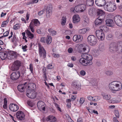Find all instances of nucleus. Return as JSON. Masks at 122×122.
<instances>
[{"label": "nucleus", "instance_id": "obj_1", "mask_svg": "<svg viewBox=\"0 0 122 122\" xmlns=\"http://www.w3.org/2000/svg\"><path fill=\"white\" fill-rule=\"evenodd\" d=\"M81 49L82 50H79V52L81 53H82L83 52L85 53L82 54V58L80 59L79 62L84 66L92 65V57L91 55L87 53L89 51V47L87 45L84 44L83 45Z\"/></svg>", "mask_w": 122, "mask_h": 122}, {"label": "nucleus", "instance_id": "obj_2", "mask_svg": "<svg viewBox=\"0 0 122 122\" xmlns=\"http://www.w3.org/2000/svg\"><path fill=\"white\" fill-rule=\"evenodd\" d=\"M100 28L101 30H97L96 31V35L99 39H101V40H103L104 39L105 36L103 32H106L108 29L106 26L104 25H101L100 27Z\"/></svg>", "mask_w": 122, "mask_h": 122}, {"label": "nucleus", "instance_id": "obj_3", "mask_svg": "<svg viewBox=\"0 0 122 122\" xmlns=\"http://www.w3.org/2000/svg\"><path fill=\"white\" fill-rule=\"evenodd\" d=\"M109 87L111 90L113 91H118L122 89V84L120 82L113 81L110 83Z\"/></svg>", "mask_w": 122, "mask_h": 122}, {"label": "nucleus", "instance_id": "obj_4", "mask_svg": "<svg viewBox=\"0 0 122 122\" xmlns=\"http://www.w3.org/2000/svg\"><path fill=\"white\" fill-rule=\"evenodd\" d=\"M109 50L112 53L117 51L122 52V42L117 43H113L110 45Z\"/></svg>", "mask_w": 122, "mask_h": 122}, {"label": "nucleus", "instance_id": "obj_5", "mask_svg": "<svg viewBox=\"0 0 122 122\" xmlns=\"http://www.w3.org/2000/svg\"><path fill=\"white\" fill-rule=\"evenodd\" d=\"M87 40L88 43L91 46L96 45L97 43V40L96 37L93 35H90L88 36Z\"/></svg>", "mask_w": 122, "mask_h": 122}, {"label": "nucleus", "instance_id": "obj_6", "mask_svg": "<svg viewBox=\"0 0 122 122\" xmlns=\"http://www.w3.org/2000/svg\"><path fill=\"white\" fill-rule=\"evenodd\" d=\"M39 54L41 57H43L44 59H46V52L43 47L41 45H39L38 46Z\"/></svg>", "mask_w": 122, "mask_h": 122}, {"label": "nucleus", "instance_id": "obj_7", "mask_svg": "<svg viewBox=\"0 0 122 122\" xmlns=\"http://www.w3.org/2000/svg\"><path fill=\"white\" fill-rule=\"evenodd\" d=\"M114 20L116 24L118 26H122V17L120 16L117 15L114 18Z\"/></svg>", "mask_w": 122, "mask_h": 122}, {"label": "nucleus", "instance_id": "obj_8", "mask_svg": "<svg viewBox=\"0 0 122 122\" xmlns=\"http://www.w3.org/2000/svg\"><path fill=\"white\" fill-rule=\"evenodd\" d=\"M21 63L19 60H16L15 61L11 67V70L13 71H16L18 70L20 66Z\"/></svg>", "mask_w": 122, "mask_h": 122}, {"label": "nucleus", "instance_id": "obj_9", "mask_svg": "<svg viewBox=\"0 0 122 122\" xmlns=\"http://www.w3.org/2000/svg\"><path fill=\"white\" fill-rule=\"evenodd\" d=\"M7 55L8 58L9 60L16 58L19 55L16 52L13 51H8Z\"/></svg>", "mask_w": 122, "mask_h": 122}, {"label": "nucleus", "instance_id": "obj_10", "mask_svg": "<svg viewBox=\"0 0 122 122\" xmlns=\"http://www.w3.org/2000/svg\"><path fill=\"white\" fill-rule=\"evenodd\" d=\"M26 94L28 97L31 99L35 98L36 96L35 91L27 90L26 91Z\"/></svg>", "mask_w": 122, "mask_h": 122}, {"label": "nucleus", "instance_id": "obj_11", "mask_svg": "<svg viewBox=\"0 0 122 122\" xmlns=\"http://www.w3.org/2000/svg\"><path fill=\"white\" fill-rule=\"evenodd\" d=\"M97 16H98L97 18L101 20H103L105 16V12L101 10L98 9L97 10Z\"/></svg>", "mask_w": 122, "mask_h": 122}, {"label": "nucleus", "instance_id": "obj_12", "mask_svg": "<svg viewBox=\"0 0 122 122\" xmlns=\"http://www.w3.org/2000/svg\"><path fill=\"white\" fill-rule=\"evenodd\" d=\"M72 86L76 90H79L81 88V86L80 83L78 81H73L71 84Z\"/></svg>", "mask_w": 122, "mask_h": 122}, {"label": "nucleus", "instance_id": "obj_13", "mask_svg": "<svg viewBox=\"0 0 122 122\" xmlns=\"http://www.w3.org/2000/svg\"><path fill=\"white\" fill-rule=\"evenodd\" d=\"M20 73L19 71H17L12 73L11 75V78L14 81L18 79L20 76Z\"/></svg>", "mask_w": 122, "mask_h": 122}, {"label": "nucleus", "instance_id": "obj_14", "mask_svg": "<svg viewBox=\"0 0 122 122\" xmlns=\"http://www.w3.org/2000/svg\"><path fill=\"white\" fill-rule=\"evenodd\" d=\"M114 5L112 3H107V5L105 7L106 10L109 12H112L114 10Z\"/></svg>", "mask_w": 122, "mask_h": 122}, {"label": "nucleus", "instance_id": "obj_15", "mask_svg": "<svg viewBox=\"0 0 122 122\" xmlns=\"http://www.w3.org/2000/svg\"><path fill=\"white\" fill-rule=\"evenodd\" d=\"M37 106L41 110L45 111V104L44 102L41 101H38L37 103Z\"/></svg>", "mask_w": 122, "mask_h": 122}, {"label": "nucleus", "instance_id": "obj_16", "mask_svg": "<svg viewBox=\"0 0 122 122\" xmlns=\"http://www.w3.org/2000/svg\"><path fill=\"white\" fill-rule=\"evenodd\" d=\"M17 118L18 119L22 120L24 119L25 115L23 112L21 111H19L16 113Z\"/></svg>", "mask_w": 122, "mask_h": 122}, {"label": "nucleus", "instance_id": "obj_17", "mask_svg": "<svg viewBox=\"0 0 122 122\" xmlns=\"http://www.w3.org/2000/svg\"><path fill=\"white\" fill-rule=\"evenodd\" d=\"M95 3L98 6H102L106 4V1L105 0H95Z\"/></svg>", "mask_w": 122, "mask_h": 122}, {"label": "nucleus", "instance_id": "obj_18", "mask_svg": "<svg viewBox=\"0 0 122 122\" xmlns=\"http://www.w3.org/2000/svg\"><path fill=\"white\" fill-rule=\"evenodd\" d=\"M10 109L12 111L15 112L17 111L19 109L18 106L15 104H10L9 106Z\"/></svg>", "mask_w": 122, "mask_h": 122}, {"label": "nucleus", "instance_id": "obj_19", "mask_svg": "<svg viewBox=\"0 0 122 122\" xmlns=\"http://www.w3.org/2000/svg\"><path fill=\"white\" fill-rule=\"evenodd\" d=\"M106 25L109 27H112L114 26V23L113 20L108 19L106 20Z\"/></svg>", "mask_w": 122, "mask_h": 122}, {"label": "nucleus", "instance_id": "obj_20", "mask_svg": "<svg viewBox=\"0 0 122 122\" xmlns=\"http://www.w3.org/2000/svg\"><path fill=\"white\" fill-rule=\"evenodd\" d=\"M73 40L76 43L80 42L82 40L80 36L77 35H75L73 36Z\"/></svg>", "mask_w": 122, "mask_h": 122}, {"label": "nucleus", "instance_id": "obj_21", "mask_svg": "<svg viewBox=\"0 0 122 122\" xmlns=\"http://www.w3.org/2000/svg\"><path fill=\"white\" fill-rule=\"evenodd\" d=\"M0 57L2 60L5 59L6 58H8L7 51L0 52Z\"/></svg>", "mask_w": 122, "mask_h": 122}, {"label": "nucleus", "instance_id": "obj_22", "mask_svg": "<svg viewBox=\"0 0 122 122\" xmlns=\"http://www.w3.org/2000/svg\"><path fill=\"white\" fill-rule=\"evenodd\" d=\"M36 86L33 83H31L28 85V89L27 90H29L31 91H35Z\"/></svg>", "mask_w": 122, "mask_h": 122}, {"label": "nucleus", "instance_id": "obj_23", "mask_svg": "<svg viewBox=\"0 0 122 122\" xmlns=\"http://www.w3.org/2000/svg\"><path fill=\"white\" fill-rule=\"evenodd\" d=\"M73 22L75 23L78 22L80 20V18L78 15H75L73 17Z\"/></svg>", "mask_w": 122, "mask_h": 122}, {"label": "nucleus", "instance_id": "obj_24", "mask_svg": "<svg viewBox=\"0 0 122 122\" xmlns=\"http://www.w3.org/2000/svg\"><path fill=\"white\" fill-rule=\"evenodd\" d=\"M89 82L93 86H97V80L96 79L91 78L89 80Z\"/></svg>", "mask_w": 122, "mask_h": 122}, {"label": "nucleus", "instance_id": "obj_25", "mask_svg": "<svg viewBox=\"0 0 122 122\" xmlns=\"http://www.w3.org/2000/svg\"><path fill=\"white\" fill-rule=\"evenodd\" d=\"M30 24L33 25L34 26H37L40 24L39 22L37 19H35L32 20Z\"/></svg>", "mask_w": 122, "mask_h": 122}, {"label": "nucleus", "instance_id": "obj_26", "mask_svg": "<svg viewBox=\"0 0 122 122\" xmlns=\"http://www.w3.org/2000/svg\"><path fill=\"white\" fill-rule=\"evenodd\" d=\"M18 90L21 92H24V89L25 87L24 86V85H19L18 86Z\"/></svg>", "mask_w": 122, "mask_h": 122}, {"label": "nucleus", "instance_id": "obj_27", "mask_svg": "<svg viewBox=\"0 0 122 122\" xmlns=\"http://www.w3.org/2000/svg\"><path fill=\"white\" fill-rule=\"evenodd\" d=\"M26 34L28 36L27 37L31 39H32L34 37V35L31 32L28 30H26Z\"/></svg>", "mask_w": 122, "mask_h": 122}, {"label": "nucleus", "instance_id": "obj_28", "mask_svg": "<svg viewBox=\"0 0 122 122\" xmlns=\"http://www.w3.org/2000/svg\"><path fill=\"white\" fill-rule=\"evenodd\" d=\"M103 20L97 18L95 20V23L96 25H100L102 23Z\"/></svg>", "mask_w": 122, "mask_h": 122}, {"label": "nucleus", "instance_id": "obj_29", "mask_svg": "<svg viewBox=\"0 0 122 122\" xmlns=\"http://www.w3.org/2000/svg\"><path fill=\"white\" fill-rule=\"evenodd\" d=\"M52 9V6L51 5H48L47 7L46 14H49L51 12Z\"/></svg>", "mask_w": 122, "mask_h": 122}, {"label": "nucleus", "instance_id": "obj_30", "mask_svg": "<svg viewBox=\"0 0 122 122\" xmlns=\"http://www.w3.org/2000/svg\"><path fill=\"white\" fill-rule=\"evenodd\" d=\"M86 4L88 6H92L94 4V1L93 0H87Z\"/></svg>", "mask_w": 122, "mask_h": 122}, {"label": "nucleus", "instance_id": "obj_31", "mask_svg": "<svg viewBox=\"0 0 122 122\" xmlns=\"http://www.w3.org/2000/svg\"><path fill=\"white\" fill-rule=\"evenodd\" d=\"M102 96H103V98L106 100H109L111 98V97L109 95H107V94H102Z\"/></svg>", "mask_w": 122, "mask_h": 122}, {"label": "nucleus", "instance_id": "obj_32", "mask_svg": "<svg viewBox=\"0 0 122 122\" xmlns=\"http://www.w3.org/2000/svg\"><path fill=\"white\" fill-rule=\"evenodd\" d=\"M48 30L49 32L51 34V35L52 36L55 35L56 34V31L53 30L52 29L49 28L48 29Z\"/></svg>", "mask_w": 122, "mask_h": 122}, {"label": "nucleus", "instance_id": "obj_33", "mask_svg": "<svg viewBox=\"0 0 122 122\" xmlns=\"http://www.w3.org/2000/svg\"><path fill=\"white\" fill-rule=\"evenodd\" d=\"M87 31V29H82L79 30L78 32L79 34H83L85 33Z\"/></svg>", "mask_w": 122, "mask_h": 122}, {"label": "nucleus", "instance_id": "obj_34", "mask_svg": "<svg viewBox=\"0 0 122 122\" xmlns=\"http://www.w3.org/2000/svg\"><path fill=\"white\" fill-rule=\"evenodd\" d=\"M52 41L51 37V36H47L46 40V42L47 45L50 44Z\"/></svg>", "mask_w": 122, "mask_h": 122}, {"label": "nucleus", "instance_id": "obj_35", "mask_svg": "<svg viewBox=\"0 0 122 122\" xmlns=\"http://www.w3.org/2000/svg\"><path fill=\"white\" fill-rule=\"evenodd\" d=\"M56 120L55 117L53 116H49L47 118V121H49L50 120H54V121H55Z\"/></svg>", "mask_w": 122, "mask_h": 122}, {"label": "nucleus", "instance_id": "obj_36", "mask_svg": "<svg viewBox=\"0 0 122 122\" xmlns=\"http://www.w3.org/2000/svg\"><path fill=\"white\" fill-rule=\"evenodd\" d=\"M99 50L101 51H103L105 49L104 46L103 44H101L99 46Z\"/></svg>", "mask_w": 122, "mask_h": 122}, {"label": "nucleus", "instance_id": "obj_37", "mask_svg": "<svg viewBox=\"0 0 122 122\" xmlns=\"http://www.w3.org/2000/svg\"><path fill=\"white\" fill-rule=\"evenodd\" d=\"M17 41V40L16 37L15 35H14L13 37L11 39L12 42V43L16 42Z\"/></svg>", "mask_w": 122, "mask_h": 122}, {"label": "nucleus", "instance_id": "obj_38", "mask_svg": "<svg viewBox=\"0 0 122 122\" xmlns=\"http://www.w3.org/2000/svg\"><path fill=\"white\" fill-rule=\"evenodd\" d=\"M105 73L108 76H111L113 74V72L110 71H107L105 72Z\"/></svg>", "mask_w": 122, "mask_h": 122}, {"label": "nucleus", "instance_id": "obj_39", "mask_svg": "<svg viewBox=\"0 0 122 122\" xmlns=\"http://www.w3.org/2000/svg\"><path fill=\"white\" fill-rule=\"evenodd\" d=\"M9 32L8 31H6L3 34V36H2L1 37H0V38H3L4 37H6L9 34Z\"/></svg>", "mask_w": 122, "mask_h": 122}, {"label": "nucleus", "instance_id": "obj_40", "mask_svg": "<svg viewBox=\"0 0 122 122\" xmlns=\"http://www.w3.org/2000/svg\"><path fill=\"white\" fill-rule=\"evenodd\" d=\"M27 103L28 105L31 107H32L34 105V104L31 101H28Z\"/></svg>", "mask_w": 122, "mask_h": 122}, {"label": "nucleus", "instance_id": "obj_41", "mask_svg": "<svg viewBox=\"0 0 122 122\" xmlns=\"http://www.w3.org/2000/svg\"><path fill=\"white\" fill-rule=\"evenodd\" d=\"M29 27L30 28L31 31L32 32H34V26L33 25H32L30 23L29 25Z\"/></svg>", "mask_w": 122, "mask_h": 122}, {"label": "nucleus", "instance_id": "obj_42", "mask_svg": "<svg viewBox=\"0 0 122 122\" xmlns=\"http://www.w3.org/2000/svg\"><path fill=\"white\" fill-rule=\"evenodd\" d=\"M66 18L64 17H62V21L61 22V24L62 25L65 24L66 23Z\"/></svg>", "mask_w": 122, "mask_h": 122}, {"label": "nucleus", "instance_id": "obj_43", "mask_svg": "<svg viewBox=\"0 0 122 122\" xmlns=\"http://www.w3.org/2000/svg\"><path fill=\"white\" fill-rule=\"evenodd\" d=\"M46 37H42L40 38V41L41 42L45 43L46 42Z\"/></svg>", "mask_w": 122, "mask_h": 122}, {"label": "nucleus", "instance_id": "obj_44", "mask_svg": "<svg viewBox=\"0 0 122 122\" xmlns=\"http://www.w3.org/2000/svg\"><path fill=\"white\" fill-rule=\"evenodd\" d=\"M54 67L51 64H49L47 66V68L48 69H52Z\"/></svg>", "mask_w": 122, "mask_h": 122}, {"label": "nucleus", "instance_id": "obj_45", "mask_svg": "<svg viewBox=\"0 0 122 122\" xmlns=\"http://www.w3.org/2000/svg\"><path fill=\"white\" fill-rule=\"evenodd\" d=\"M27 48V45H25V46H22V48L24 52H25L27 50L26 49Z\"/></svg>", "mask_w": 122, "mask_h": 122}, {"label": "nucleus", "instance_id": "obj_46", "mask_svg": "<svg viewBox=\"0 0 122 122\" xmlns=\"http://www.w3.org/2000/svg\"><path fill=\"white\" fill-rule=\"evenodd\" d=\"M20 28L19 24H17L14 25L13 27V29L15 30L18 29Z\"/></svg>", "mask_w": 122, "mask_h": 122}, {"label": "nucleus", "instance_id": "obj_47", "mask_svg": "<svg viewBox=\"0 0 122 122\" xmlns=\"http://www.w3.org/2000/svg\"><path fill=\"white\" fill-rule=\"evenodd\" d=\"M114 112L115 113V114L116 117L117 118H119V114L117 110H114Z\"/></svg>", "mask_w": 122, "mask_h": 122}, {"label": "nucleus", "instance_id": "obj_48", "mask_svg": "<svg viewBox=\"0 0 122 122\" xmlns=\"http://www.w3.org/2000/svg\"><path fill=\"white\" fill-rule=\"evenodd\" d=\"M113 36V35L111 34H109L107 36V38L108 40H110L112 37Z\"/></svg>", "mask_w": 122, "mask_h": 122}, {"label": "nucleus", "instance_id": "obj_49", "mask_svg": "<svg viewBox=\"0 0 122 122\" xmlns=\"http://www.w3.org/2000/svg\"><path fill=\"white\" fill-rule=\"evenodd\" d=\"M30 69L31 71V73H33V65L31 64H30Z\"/></svg>", "mask_w": 122, "mask_h": 122}, {"label": "nucleus", "instance_id": "obj_50", "mask_svg": "<svg viewBox=\"0 0 122 122\" xmlns=\"http://www.w3.org/2000/svg\"><path fill=\"white\" fill-rule=\"evenodd\" d=\"M80 74L82 76H85L86 74V72L84 70H81L80 72Z\"/></svg>", "mask_w": 122, "mask_h": 122}, {"label": "nucleus", "instance_id": "obj_51", "mask_svg": "<svg viewBox=\"0 0 122 122\" xmlns=\"http://www.w3.org/2000/svg\"><path fill=\"white\" fill-rule=\"evenodd\" d=\"M85 101L83 97L81 98L80 101V103L81 104H82Z\"/></svg>", "mask_w": 122, "mask_h": 122}, {"label": "nucleus", "instance_id": "obj_52", "mask_svg": "<svg viewBox=\"0 0 122 122\" xmlns=\"http://www.w3.org/2000/svg\"><path fill=\"white\" fill-rule=\"evenodd\" d=\"M73 49L72 48L70 47L69 48L68 50V51L69 53H71L73 51Z\"/></svg>", "mask_w": 122, "mask_h": 122}, {"label": "nucleus", "instance_id": "obj_53", "mask_svg": "<svg viewBox=\"0 0 122 122\" xmlns=\"http://www.w3.org/2000/svg\"><path fill=\"white\" fill-rule=\"evenodd\" d=\"M78 8L77 6H76L74 8V10H73V12H75V11L76 12H77L79 11V10L78 9H77V8Z\"/></svg>", "mask_w": 122, "mask_h": 122}, {"label": "nucleus", "instance_id": "obj_54", "mask_svg": "<svg viewBox=\"0 0 122 122\" xmlns=\"http://www.w3.org/2000/svg\"><path fill=\"white\" fill-rule=\"evenodd\" d=\"M43 77L44 78V81H46L47 80V78L46 76V73L43 74Z\"/></svg>", "mask_w": 122, "mask_h": 122}, {"label": "nucleus", "instance_id": "obj_55", "mask_svg": "<svg viewBox=\"0 0 122 122\" xmlns=\"http://www.w3.org/2000/svg\"><path fill=\"white\" fill-rule=\"evenodd\" d=\"M96 65L98 66H100L101 65V62L100 60H97L96 62Z\"/></svg>", "mask_w": 122, "mask_h": 122}, {"label": "nucleus", "instance_id": "obj_56", "mask_svg": "<svg viewBox=\"0 0 122 122\" xmlns=\"http://www.w3.org/2000/svg\"><path fill=\"white\" fill-rule=\"evenodd\" d=\"M7 24V23L6 22H5V21L3 22L1 25V27H2L5 26Z\"/></svg>", "mask_w": 122, "mask_h": 122}, {"label": "nucleus", "instance_id": "obj_57", "mask_svg": "<svg viewBox=\"0 0 122 122\" xmlns=\"http://www.w3.org/2000/svg\"><path fill=\"white\" fill-rule=\"evenodd\" d=\"M44 11V10H42L40 11L38 13V15L40 16L41 15L43 14Z\"/></svg>", "mask_w": 122, "mask_h": 122}, {"label": "nucleus", "instance_id": "obj_58", "mask_svg": "<svg viewBox=\"0 0 122 122\" xmlns=\"http://www.w3.org/2000/svg\"><path fill=\"white\" fill-rule=\"evenodd\" d=\"M38 0H33L31 2L30 4H34V3H36L38 1Z\"/></svg>", "mask_w": 122, "mask_h": 122}, {"label": "nucleus", "instance_id": "obj_59", "mask_svg": "<svg viewBox=\"0 0 122 122\" xmlns=\"http://www.w3.org/2000/svg\"><path fill=\"white\" fill-rule=\"evenodd\" d=\"M76 95H74L72 96L71 98V99L72 101H74L76 98Z\"/></svg>", "mask_w": 122, "mask_h": 122}, {"label": "nucleus", "instance_id": "obj_60", "mask_svg": "<svg viewBox=\"0 0 122 122\" xmlns=\"http://www.w3.org/2000/svg\"><path fill=\"white\" fill-rule=\"evenodd\" d=\"M93 97L91 96H89L87 97V99L90 101H92L93 99Z\"/></svg>", "mask_w": 122, "mask_h": 122}, {"label": "nucleus", "instance_id": "obj_61", "mask_svg": "<svg viewBox=\"0 0 122 122\" xmlns=\"http://www.w3.org/2000/svg\"><path fill=\"white\" fill-rule=\"evenodd\" d=\"M53 55L55 58H58L59 57L60 55L58 54H56L55 53H53Z\"/></svg>", "mask_w": 122, "mask_h": 122}, {"label": "nucleus", "instance_id": "obj_62", "mask_svg": "<svg viewBox=\"0 0 122 122\" xmlns=\"http://www.w3.org/2000/svg\"><path fill=\"white\" fill-rule=\"evenodd\" d=\"M46 69L45 67H44L42 69V72L43 74L46 73Z\"/></svg>", "mask_w": 122, "mask_h": 122}, {"label": "nucleus", "instance_id": "obj_63", "mask_svg": "<svg viewBox=\"0 0 122 122\" xmlns=\"http://www.w3.org/2000/svg\"><path fill=\"white\" fill-rule=\"evenodd\" d=\"M113 103H117L119 102V101L117 99H114L113 100Z\"/></svg>", "mask_w": 122, "mask_h": 122}, {"label": "nucleus", "instance_id": "obj_64", "mask_svg": "<svg viewBox=\"0 0 122 122\" xmlns=\"http://www.w3.org/2000/svg\"><path fill=\"white\" fill-rule=\"evenodd\" d=\"M67 66L70 67H72L73 66V64L72 63H69L68 64Z\"/></svg>", "mask_w": 122, "mask_h": 122}]
</instances>
